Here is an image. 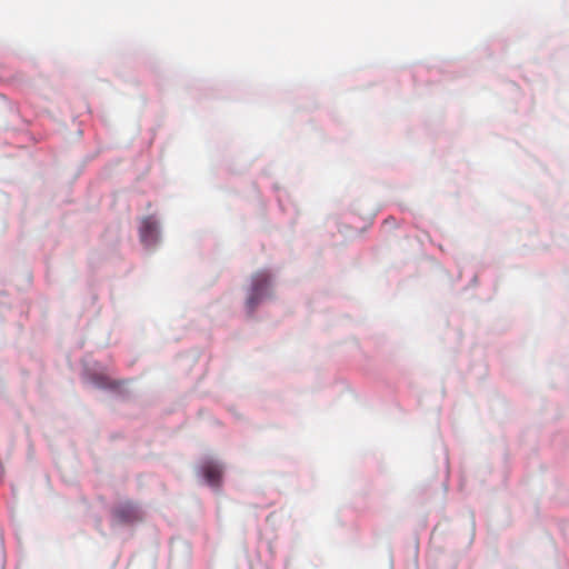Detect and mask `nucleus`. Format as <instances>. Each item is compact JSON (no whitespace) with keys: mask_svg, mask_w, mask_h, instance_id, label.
Listing matches in <instances>:
<instances>
[{"mask_svg":"<svg viewBox=\"0 0 569 569\" xmlns=\"http://www.w3.org/2000/svg\"><path fill=\"white\" fill-rule=\"evenodd\" d=\"M270 288V274L267 271H259L252 276L251 287L247 297V308L250 313L268 296Z\"/></svg>","mask_w":569,"mask_h":569,"instance_id":"f257e3e1","label":"nucleus"},{"mask_svg":"<svg viewBox=\"0 0 569 569\" xmlns=\"http://www.w3.org/2000/svg\"><path fill=\"white\" fill-rule=\"evenodd\" d=\"M113 519L121 525H128L142 519L139 507L132 501L119 503L112 510Z\"/></svg>","mask_w":569,"mask_h":569,"instance_id":"f03ea898","label":"nucleus"},{"mask_svg":"<svg viewBox=\"0 0 569 569\" xmlns=\"http://www.w3.org/2000/svg\"><path fill=\"white\" fill-rule=\"evenodd\" d=\"M158 236L157 222L151 218L147 217L142 220L140 227V240L142 243L149 246L156 242Z\"/></svg>","mask_w":569,"mask_h":569,"instance_id":"7ed1b4c3","label":"nucleus"},{"mask_svg":"<svg viewBox=\"0 0 569 569\" xmlns=\"http://www.w3.org/2000/svg\"><path fill=\"white\" fill-rule=\"evenodd\" d=\"M202 471L209 485L219 486L222 476V469L218 463L208 461L202 466Z\"/></svg>","mask_w":569,"mask_h":569,"instance_id":"20e7f679","label":"nucleus"}]
</instances>
